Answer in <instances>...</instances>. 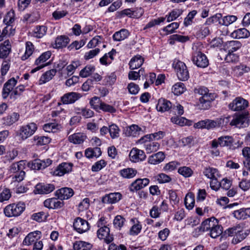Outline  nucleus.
<instances>
[{
    "label": "nucleus",
    "mask_w": 250,
    "mask_h": 250,
    "mask_svg": "<svg viewBox=\"0 0 250 250\" xmlns=\"http://www.w3.org/2000/svg\"><path fill=\"white\" fill-rule=\"evenodd\" d=\"M195 94L201 96L199 100V102L202 104L201 108L207 109L209 106V104L214 99V95L208 93V90L204 86H199L194 89Z\"/></svg>",
    "instance_id": "f257e3e1"
},
{
    "label": "nucleus",
    "mask_w": 250,
    "mask_h": 250,
    "mask_svg": "<svg viewBox=\"0 0 250 250\" xmlns=\"http://www.w3.org/2000/svg\"><path fill=\"white\" fill-rule=\"evenodd\" d=\"M25 205L23 202H19L7 205L4 209V213L8 217L20 216L25 210Z\"/></svg>",
    "instance_id": "f03ea898"
},
{
    "label": "nucleus",
    "mask_w": 250,
    "mask_h": 250,
    "mask_svg": "<svg viewBox=\"0 0 250 250\" xmlns=\"http://www.w3.org/2000/svg\"><path fill=\"white\" fill-rule=\"evenodd\" d=\"M195 50L192 54V61L194 64L201 68H205L208 65V60L206 56L200 51L197 50L196 46L193 47Z\"/></svg>",
    "instance_id": "7ed1b4c3"
},
{
    "label": "nucleus",
    "mask_w": 250,
    "mask_h": 250,
    "mask_svg": "<svg viewBox=\"0 0 250 250\" xmlns=\"http://www.w3.org/2000/svg\"><path fill=\"white\" fill-rule=\"evenodd\" d=\"M234 143L233 138L230 136H224L220 137L217 140L214 139L211 142V147L217 148L220 146L222 147H228L231 148Z\"/></svg>",
    "instance_id": "20e7f679"
},
{
    "label": "nucleus",
    "mask_w": 250,
    "mask_h": 250,
    "mask_svg": "<svg viewBox=\"0 0 250 250\" xmlns=\"http://www.w3.org/2000/svg\"><path fill=\"white\" fill-rule=\"evenodd\" d=\"M37 129V125L34 123H30L22 126L19 130V136L24 140L33 135Z\"/></svg>",
    "instance_id": "39448f33"
},
{
    "label": "nucleus",
    "mask_w": 250,
    "mask_h": 250,
    "mask_svg": "<svg viewBox=\"0 0 250 250\" xmlns=\"http://www.w3.org/2000/svg\"><path fill=\"white\" fill-rule=\"evenodd\" d=\"M175 69L178 79L182 81L188 80L189 77L188 71L185 63L181 61H177L175 64Z\"/></svg>",
    "instance_id": "423d86ee"
},
{
    "label": "nucleus",
    "mask_w": 250,
    "mask_h": 250,
    "mask_svg": "<svg viewBox=\"0 0 250 250\" xmlns=\"http://www.w3.org/2000/svg\"><path fill=\"white\" fill-rule=\"evenodd\" d=\"M249 104L248 102L241 97H237L231 102L229 107L232 111H241L245 109Z\"/></svg>",
    "instance_id": "0eeeda50"
},
{
    "label": "nucleus",
    "mask_w": 250,
    "mask_h": 250,
    "mask_svg": "<svg viewBox=\"0 0 250 250\" xmlns=\"http://www.w3.org/2000/svg\"><path fill=\"white\" fill-rule=\"evenodd\" d=\"M52 164V161L49 159L41 160L35 159L28 163L29 167L32 169L40 170L44 169Z\"/></svg>",
    "instance_id": "6e6552de"
},
{
    "label": "nucleus",
    "mask_w": 250,
    "mask_h": 250,
    "mask_svg": "<svg viewBox=\"0 0 250 250\" xmlns=\"http://www.w3.org/2000/svg\"><path fill=\"white\" fill-rule=\"evenodd\" d=\"M51 55V52L49 51L42 54L35 62V64L37 65V67L33 69L31 71V73H33L45 66L46 64H44V62L50 58Z\"/></svg>",
    "instance_id": "1a4fd4ad"
},
{
    "label": "nucleus",
    "mask_w": 250,
    "mask_h": 250,
    "mask_svg": "<svg viewBox=\"0 0 250 250\" xmlns=\"http://www.w3.org/2000/svg\"><path fill=\"white\" fill-rule=\"evenodd\" d=\"M82 97L80 93L71 92L64 94L61 98V101L64 104H72Z\"/></svg>",
    "instance_id": "9d476101"
},
{
    "label": "nucleus",
    "mask_w": 250,
    "mask_h": 250,
    "mask_svg": "<svg viewBox=\"0 0 250 250\" xmlns=\"http://www.w3.org/2000/svg\"><path fill=\"white\" fill-rule=\"evenodd\" d=\"M74 229L79 233H82L89 229V224L85 220L80 217L76 218L73 223Z\"/></svg>",
    "instance_id": "9b49d317"
},
{
    "label": "nucleus",
    "mask_w": 250,
    "mask_h": 250,
    "mask_svg": "<svg viewBox=\"0 0 250 250\" xmlns=\"http://www.w3.org/2000/svg\"><path fill=\"white\" fill-rule=\"evenodd\" d=\"M97 233L99 239H104L107 244L110 243L113 240L112 235L110 234L109 228L105 226L99 228Z\"/></svg>",
    "instance_id": "f8f14e48"
},
{
    "label": "nucleus",
    "mask_w": 250,
    "mask_h": 250,
    "mask_svg": "<svg viewBox=\"0 0 250 250\" xmlns=\"http://www.w3.org/2000/svg\"><path fill=\"white\" fill-rule=\"evenodd\" d=\"M17 83V80L14 78H12L4 84L2 91V97L3 99H5L9 95L10 96Z\"/></svg>",
    "instance_id": "ddd939ff"
},
{
    "label": "nucleus",
    "mask_w": 250,
    "mask_h": 250,
    "mask_svg": "<svg viewBox=\"0 0 250 250\" xmlns=\"http://www.w3.org/2000/svg\"><path fill=\"white\" fill-rule=\"evenodd\" d=\"M221 119H220V123H219L214 120L206 119L195 124L194 127L198 128H205L210 129L219 126V124H221Z\"/></svg>",
    "instance_id": "4468645a"
},
{
    "label": "nucleus",
    "mask_w": 250,
    "mask_h": 250,
    "mask_svg": "<svg viewBox=\"0 0 250 250\" xmlns=\"http://www.w3.org/2000/svg\"><path fill=\"white\" fill-rule=\"evenodd\" d=\"M73 165L71 163H62L53 171V175L62 176L72 170Z\"/></svg>",
    "instance_id": "2eb2a0df"
},
{
    "label": "nucleus",
    "mask_w": 250,
    "mask_h": 250,
    "mask_svg": "<svg viewBox=\"0 0 250 250\" xmlns=\"http://www.w3.org/2000/svg\"><path fill=\"white\" fill-rule=\"evenodd\" d=\"M149 183L148 178L137 179L130 185L129 190L132 192L137 191L147 186Z\"/></svg>",
    "instance_id": "dca6fc26"
},
{
    "label": "nucleus",
    "mask_w": 250,
    "mask_h": 250,
    "mask_svg": "<svg viewBox=\"0 0 250 250\" xmlns=\"http://www.w3.org/2000/svg\"><path fill=\"white\" fill-rule=\"evenodd\" d=\"M146 157L144 151L137 148H132L129 153L130 160L135 163L145 160Z\"/></svg>",
    "instance_id": "f3484780"
},
{
    "label": "nucleus",
    "mask_w": 250,
    "mask_h": 250,
    "mask_svg": "<svg viewBox=\"0 0 250 250\" xmlns=\"http://www.w3.org/2000/svg\"><path fill=\"white\" fill-rule=\"evenodd\" d=\"M74 194L73 190L70 188H63L57 190L55 195L61 200H67L71 197Z\"/></svg>",
    "instance_id": "a211bd4d"
},
{
    "label": "nucleus",
    "mask_w": 250,
    "mask_h": 250,
    "mask_svg": "<svg viewBox=\"0 0 250 250\" xmlns=\"http://www.w3.org/2000/svg\"><path fill=\"white\" fill-rule=\"evenodd\" d=\"M217 223V220L215 218L211 217L203 221L201 226L197 229L199 231H210Z\"/></svg>",
    "instance_id": "6ab92c4d"
},
{
    "label": "nucleus",
    "mask_w": 250,
    "mask_h": 250,
    "mask_svg": "<svg viewBox=\"0 0 250 250\" xmlns=\"http://www.w3.org/2000/svg\"><path fill=\"white\" fill-rule=\"evenodd\" d=\"M44 206L50 209H58L62 208L64 203L55 198H49L44 201Z\"/></svg>",
    "instance_id": "aec40b11"
},
{
    "label": "nucleus",
    "mask_w": 250,
    "mask_h": 250,
    "mask_svg": "<svg viewBox=\"0 0 250 250\" xmlns=\"http://www.w3.org/2000/svg\"><path fill=\"white\" fill-rule=\"evenodd\" d=\"M41 235V232L38 230L29 233L23 240V245L29 246L34 243L40 239Z\"/></svg>",
    "instance_id": "412c9836"
},
{
    "label": "nucleus",
    "mask_w": 250,
    "mask_h": 250,
    "mask_svg": "<svg viewBox=\"0 0 250 250\" xmlns=\"http://www.w3.org/2000/svg\"><path fill=\"white\" fill-rule=\"evenodd\" d=\"M55 189V186L50 184H39L35 188V190L39 194H48Z\"/></svg>",
    "instance_id": "4be33fe9"
},
{
    "label": "nucleus",
    "mask_w": 250,
    "mask_h": 250,
    "mask_svg": "<svg viewBox=\"0 0 250 250\" xmlns=\"http://www.w3.org/2000/svg\"><path fill=\"white\" fill-rule=\"evenodd\" d=\"M122 195L119 192L111 193L105 195L102 198V202L104 204H114L121 199Z\"/></svg>",
    "instance_id": "5701e85b"
},
{
    "label": "nucleus",
    "mask_w": 250,
    "mask_h": 250,
    "mask_svg": "<svg viewBox=\"0 0 250 250\" xmlns=\"http://www.w3.org/2000/svg\"><path fill=\"white\" fill-rule=\"evenodd\" d=\"M11 51L10 42L8 40L5 41L0 45V58H6Z\"/></svg>",
    "instance_id": "b1692460"
},
{
    "label": "nucleus",
    "mask_w": 250,
    "mask_h": 250,
    "mask_svg": "<svg viewBox=\"0 0 250 250\" xmlns=\"http://www.w3.org/2000/svg\"><path fill=\"white\" fill-rule=\"evenodd\" d=\"M172 108L171 103L165 99L161 98L158 100L156 109L159 112H164Z\"/></svg>",
    "instance_id": "393cba45"
},
{
    "label": "nucleus",
    "mask_w": 250,
    "mask_h": 250,
    "mask_svg": "<svg viewBox=\"0 0 250 250\" xmlns=\"http://www.w3.org/2000/svg\"><path fill=\"white\" fill-rule=\"evenodd\" d=\"M233 216L237 219H245L250 217V208H243L234 211Z\"/></svg>",
    "instance_id": "a878e982"
},
{
    "label": "nucleus",
    "mask_w": 250,
    "mask_h": 250,
    "mask_svg": "<svg viewBox=\"0 0 250 250\" xmlns=\"http://www.w3.org/2000/svg\"><path fill=\"white\" fill-rule=\"evenodd\" d=\"M86 139V136L83 133H77L70 135L68 140L74 144H80L83 143Z\"/></svg>",
    "instance_id": "bb28decb"
},
{
    "label": "nucleus",
    "mask_w": 250,
    "mask_h": 250,
    "mask_svg": "<svg viewBox=\"0 0 250 250\" xmlns=\"http://www.w3.org/2000/svg\"><path fill=\"white\" fill-rule=\"evenodd\" d=\"M165 158V155L164 153L160 151L149 156L148 159V162L152 165H157L163 161Z\"/></svg>",
    "instance_id": "cd10ccee"
},
{
    "label": "nucleus",
    "mask_w": 250,
    "mask_h": 250,
    "mask_svg": "<svg viewBox=\"0 0 250 250\" xmlns=\"http://www.w3.org/2000/svg\"><path fill=\"white\" fill-rule=\"evenodd\" d=\"M247 118L243 115H239L236 116L231 121L230 125H235L238 127H245L247 123H246Z\"/></svg>",
    "instance_id": "c85d7f7f"
},
{
    "label": "nucleus",
    "mask_w": 250,
    "mask_h": 250,
    "mask_svg": "<svg viewBox=\"0 0 250 250\" xmlns=\"http://www.w3.org/2000/svg\"><path fill=\"white\" fill-rule=\"evenodd\" d=\"M165 135L164 132L162 131H159L157 132H155L152 134L146 135L143 137H142L138 141V142L140 144L143 143L144 142V140H150L152 139V138L154 140H159L163 138Z\"/></svg>",
    "instance_id": "c756f323"
},
{
    "label": "nucleus",
    "mask_w": 250,
    "mask_h": 250,
    "mask_svg": "<svg viewBox=\"0 0 250 250\" xmlns=\"http://www.w3.org/2000/svg\"><path fill=\"white\" fill-rule=\"evenodd\" d=\"M92 248L91 243L83 241H77L73 244L74 250H90Z\"/></svg>",
    "instance_id": "7c9ffc66"
},
{
    "label": "nucleus",
    "mask_w": 250,
    "mask_h": 250,
    "mask_svg": "<svg viewBox=\"0 0 250 250\" xmlns=\"http://www.w3.org/2000/svg\"><path fill=\"white\" fill-rule=\"evenodd\" d=\"M56 70L54 69L46 71L41 76L39 80V84H42L51 80L56 75Z\"/></svg>",
    "instance_id": "2f4dec72"
},
{
    "label": "nucleus",
    "mask_w": 250,
    "mask_h": 250,
    "mask_svg": "<svg viewBox=\"0 0 250 250\" xmlns=\"http://www.w3.org/2000/svg\"><path fill=\"white\" fill-rule=\"evenodd\" d=\"M69 39L66 36H60L56 38L54 48H60L65 47L69 42Z\"/></svg>",
    "instance_id": "473e14b6"
},
{
    "label": "nucleus",
    "mask_w": 250,
    "mask_h": 250,
    "mask_svg": "<svg viewBox=\"0 0 250 250\" xmlns=\"http://www.w3.org/2000/svg\"><path fill=\"white\" fill-rule=\"evenodd\" d=\"M249 232L250 231L249 230H244L243 229V227L241 226L240 231H239V232H237L236 236H235L233 238L232 243L236 244L241 242L248 236Z\"/></svg>",
    "instance_id": "72a5a7b5"
},
{
    "label": "nucleus",
    "mask_w": 250,
    "mask_h": 250,
    "mask_svg": "<svg viewBox=\"0 0 250 250\" xmlns=\"http://www.w3.org/2000/svg\"><path fill=\"white\" fill-rule=\"evenodd\" d=\"M144 59L140 55L135 56L131 59L129 62V67L131 69H135L139 68L143 63Z\"/></svg>",
    "instance_id": "f704fd0d"
},
{
    "label": "nucleus",
    "mask_w": 250,
    "mask_h": 250,
    "mask_svg": "<svg viewBox=\"0 0 250 250\" xmlns=\"http://www.w3.org/2000/svg\"><path fill=\"white\" fill-rule=\"evenodd\" d=\"M250 35V32L245 28L237 29L231 33V36L237 39L246 38L249 37Z\"/></svg>",
    "instance_id": "c9c22d12"
},
{
    "label": "nucleus",
    "mask_w": 250,
    "mask_h": 250,
    "mask_svg": "<svg viewBox=\"0 0 250 250\" xmlns=\"http://www.w3.org/2000/svg\"><path fill=\"white\" fill-rule=\"evenodd\" d=\"M147 140H144L143 142L146 143L145 147L147 153H150L153 151H156L159 148L160 145L158 143L150 142V140L148 142H146Z\"/></svg>",
    "instance_id": "e433bc0d"
},
{
    "label": "nucleus",
    "mask_w": 250,
    "mask_h": 250,
    "mask_svg": "<svg viewBox=\"0 0 250 250\" xmlns=\"http://www.w3.org/2000/svg\"><path fill=\"white\" fill-rule=\"evenodd\" d=\"M137 171L132 168H126L121 169L119 173L124 178L130 179L133 178L137 174Z\"/></svg>",
    "instance_id": "4c0bfd02"
},
{
    "label": "nucleus",
    "mask_w": 250,
    "mask_h": 250,
    "mask_svg": "<svg viewBox=\"0 0 250 250\" xmlns=\"http://www.w3.org/2000/svg\"><path fill=\"white\" fill-rule=\"evenodd\" d=\"M25 176V172L23 170H21L18 173H15L14 175L11 176L12 181L10 185L11 187H14L16 184H19L20 182L23 180Z\"/></svg>",
    "instance_id": "58836bf2"
},
{
    "label": "nucleus",
    "mask_w": 250,
    "mask_h": 250,
    "mask_svg": "<svg viewBox=\"0 0 250 250\" xmlns=\"http://www.w3.org/2000/svg\"><path fill=\"white\" fill-rule=\"evenodd\" d=\"M204 175L207 178L213 179L219 176V172L217 169L213 167H206L203 171Z\"/></svg>",
    "instance_id": "ea45409f"
},
{
    "label": "nucleus",
    "mask_w": 250,
    "mask_h": 250,
    "mask_svg": "<svg viewBox=\"0 0 250 250\" xmlns=\"http://www.w3.org/2000/svg\"><path fill=\"white\" fill-rule=\"evenodd\" d=\"M237 20V17L234 15H228L222 17L219 21V24L222 25L228 26L233 23Z\"/></svg>",
    "instance_id": "a19ab883"
},
{
    "label": "nucleus",
    "mask_w": 250,
    "mask_h": 250,
    "mask_svg": "<svg viewBox=\"0 0 250 250\" xmlns=\"http://www.w3.org/2000/svg\"><path fill=\"white\" fill-rule=\"evenodd\" d=\"M128 36L129 32L128 30L122 29L119 31L115 32L113 36V38L114 41H121L127 38Z\"/></svg>",
    "instance_id": "79ce46f5"
},
{
    "label": "nucleus",
    "mask_w": 250,
    "mask_h": 250,
    "mask_svg": "<svg viewBox=\"0 0 250 250\" xmlns=\"http://www.w3.org/2000/svg\"><path fill=\"white\" fill-rule=\"evenodd\" d=\"M235 74L237 76H241L250 70V68L245 64H241L235 66L233 68Z\"/></svg>",
    "instance_id": "37998d69"
},
{
    "label": "nucleus",
    "mask_w": 250,
    "mask_h": 250,
    "mask_svg": "<svg viewBox=\"0 0 250 250\" xmlns=\"http://www.w3.org/2000/svg\"><path fill=\"white\" fill-rule=\"evenodd\" d=\"M19 118V115L15 112L3 118V123L7 125H10L17 122Z\"/></svg>",
    "instance_id": "c03bdc74"
},
{
    "label": "nucleus",
    "mask_w": 250,
    "mask_h": 250,
    "mask_svg": "<svg viewBox=\"0 0 250 250\" xmlns=\"http://www.w3.org/2000/svg\"><path fill=\"white\" fill-rule=\"evenodd\" d=\"M34 50V45L30 42H27L25 44V51L24 54L21 57L22 60L28 59L33 53Z\"/></svg>",
    "instance_id": "a18cd8bd"
},
{
    "label": "nucleus",
    "mask_w": 250,
    "mask_h": 250,
    "mask_svg": "<svg viewBox=\"0 0 250 250\" xmlns=\"http://www.w3.org/2000/svg\"><path fill=\"white\" fill-rule=\"evenodd\" d=\"M223 232V228L218 224V222L209 231V235L213 238L219 236Z\"/></svg>",
    "instance_id": "49530a36"
},
{
    "label": "nucleus",
    "mask_w": 250,
    "mask_h": 250,
    "mask_svg": "<svg viewBox=\"0 0 250 250\" xmlns=\"http://www.w3.org/2000/svg\"><path fill=\"white\" fill-rule=\"evenodd\" d=\"M194 197L193 194L188 193L185 198V204L187 209H191L194 206Z\"/></svg>",
    "instance_id": "de8ad7c7"
},
{
    "label": "nucleus",
    "mask_w": 250,
    "mask_h": 250,
    "mask_svg": "<svg viewBox=\"0 0 250 250\" xmlns=\"http://www.w3.org/2000/svg\"><path fill=\"white\" fill-rule=\"evenodd\" d=\"M131 222L134 223V224L130 229V234L131 235H137L140 232L142 226L136 218L132 219Z\"/></svg>",
    "instance_id": "09e8293b"
},
{
    "label": "nucleus",
    "mask_w": 250,
    "mask_h": 250,
    "mask_svg": "<svg viewBox=\"0 0 250 250\" xmlns=\"http://www.w3.org/2000/svg\"><path fill=\"white\" fill-rule=\"evenodd\" d=\"M186 90V87L183 83H175L172 88V92L176 95L182 94Z\"/></svg>",
    "instance_id": "8fccbe9b"
},
{
    "label": "nucleus",
    "mask_w": 250,
    "mask_h": 250,
    "mask_svg": "<svg viewBox=\"0 0 250 250\" xmlns=\"http://www.w3.org/2000/svg\"><path fill=\"white\" fill-rule=\"evenodd\" d=\"M120 131L119 127L116 125L113 124L109 126V133L112 139L119 137Z\"/></svg>",
    "instance_id": "3c124183"
},
{
    "label": "nucleus",
    "mask_w": 250,
    "mask_h": 250,
    "mask_svg": "<svg viewBox=\"0 0 250 250\" xmlns=\"http://www.w3.org/2000/svg\"><path fill=\"white\" fill-rule=\"evenodd\" d=\"M241 43L237 41H231L227 43L229 51L233 53L241 47Z\"/></svg>",
    "instance_id": "603ef678"
},
{
    "label": "nucleus",
    "mask_w": 250,
    "mask_h": 250,
    "mask_svg": "<svg viewBox=\"0 0 250 250\" xmlns=\"http://www.w3.org/2000/svg\"><path fill=\"white\" fill-rule=\"evenodd\" d=\"M34 140L36 141V144L38 146H43L48 144L50 143L51 139L46 136H35Z\"/></svg>",
    "instance_id": "864d4df0"
},
{
    "label": "nucleus",
    "mask_w": 250,
    "mask_h": 250,
    "mask_svg": "<svg viewBox=\"0 0 250 250\" xmlns=\"http://www.w3.org/2000/svg\"><path fill=\"white\" fill-rule=\"evenodd\" d=\"M95 67L92 65H87L80 72V76L82 78H86L91 75L95 71Z\"/></svg>",
    "instance_id": "5fc2aeb1"
},
{
    "label": "nucleus",
    "mask_w": 250,
    "mask_h": 250,
    "mask_svg": "<svg viewBox=\"0 0 250 250\" xmlns=\"http://www.w3.org/2000/svg\"><path fill=\"white\" fill-rule=\"evenodd\" d=\"M171 122L175 124L176 125H178L180 126H184L185 125H189L188 122H189L188 120L186 119L185 118L179 117V116H174L171 118Z\"/></svg>",
    "instance_id": "6e6d98bb"
},
{
    "label": "nucleus",
    "mask_w": 250,
    "mask_h": 250,
    "mask_svg": "<svg viewBox=\"0 0 250 250\" xmlns=\"http://www.w3.org/2000/svg\"><path fill=\"white\" fill-rule=\"evenodd\" d=\"M47 27L45 26H37L34 33V36L38 38H41L45 35L47 31Z\"/></svg>",
    "instance_id": "4d7b16f0"
},
{
    "label": "nucleus",
    "mask_w": 250,
    "mask_h": 250,
    "mask_svg": "<svg viewBox=\"0 0 250 250\" xmlns=\"http://www.w3.org/2000/svg\"><path fill=\"white\" fill-rule=\"evenodd\" d=\"M178 173L185 177H189L193 174L192 169L188 167H182L179 168Z\"/></svg>",
    "instance_id": "13d9d810"
},
{
    "label": "nucleus",
    "mask_w": 250,
    "mask_h": 250,
    "mask_svg": "<svg viewBox=\"0 0 250 250\" xmlns=\"http://www.w3.org/2000/svg\"><path fill=\"white\" fill-rule=\"evenodd\" d=\"M182 13V10L180 9H174L168 15L167 17V21L170 22L175 20L179 17Z\"/></svg>",
    "instance_id": "bf43d9fd"
},
{
    "label": "nucleus",
    "mask_w": 250,
    "mask_h": 250,
    "mask_svg": "<svg viewBox=\"0 0 250 250\" xmlns=\"http://www.w3.org/2000/svg\"><path fill=\"white\" fill-rule=\"evenodd\" d=\"M102 103V101L98 97H94L91 99L89 104L95 110H99Z\"/></svg>",
    "instance_id": "052dcab7"
},
{
    "label": "nucleus",
    "mask_w": 250,
    "mask_h": 250,
    "mask_svg": "<svg viewBox=\"0 0 250 250\" xmlns=\"http://www.w3.org/2000/svg\"><path fill=\"white\" fill-rule=\"evenodd\" d=\"M125 219L121 215H117L114 220L113 225L116 228L120 229L124 225Z\"/></svg>",
    "instance_id": "680f3d73"
},
{
    "label": "nucleus",
    "mask_w": 250,
    "mask_h": 250,
    "mask_svg": "<svg viewBox=\"0 0 250 250\" xmlns=\"http://www.w3.org/2000/svg\"><path fill=\"white\" fill-rule=\"evenodd\" d=\"M15 12L13 10L9 11L5 15L3 22L8 25H10L14 21Z\"/></svg>",
    "instance_id": "e2e57ef3"
},
{
    "label": "nucleus",
    "mask_w": 250,
    "mask_h": 250,
    "mask_svg": "<svg viewBox=\"0 0 250 250\" xmlns=\"http://www.w3.org/2000/svg\"><path fill=\"white\" fill-rule=\"evenodd\" d=\"M24 90L23 85H20L16 87L10 94L11 99H16L17 96H19Z\"/></svg>",
    "instance_id": "0e129e2a"
},
{
    "label": "nucleus",
    "mask_w": 250,
    "mask_h": 250,
    "mask_svg": "<svg viewBox=\"0 0 250 250\" xmlns=\"http://www.w3.org/2000/svg\"><path fill=\"white\" fill-rule=\"evenodd\" d=\"M156 177V180L161 184L168 183L171 180L168 175L163 173L159 174Z\"/></svg>",
    "instance_id": "69168bd1"
},
{
    "label": "nucleus",
    "mask_w": 250,
    "mask_h": 250,
    "mask_svg": "<svg viewBox=\"0 0 250 250\" xmlns=\"http://www.w3.org/2000/svg\"><path fill=\"white\" fill-rule=\"evenodd\" d=\"M179 24L178 22H172L166 27H165L163 30L167 32V34H169L173 33L175 29L178 28Z\"/></svg>",
    "instance_id": "338daca9"
},
{
    "label": "nucleus",
    "mask_w": 250,
    "mask_h": 250,
    "mask_svg": "<svg viewBox=\"0 0 250 250\" xmlns=\"http://www.w3.org/2000/svg\"><path fill=\"white\" fill-rule=\"evenodd\" d=\"M22 162L21 161L17 163L13 164L10 167V172L11 173H16L21 170H22L23 166L22 165Z\"/></svg>",
    "instance_id": "774afa93"
}]
</instances>
